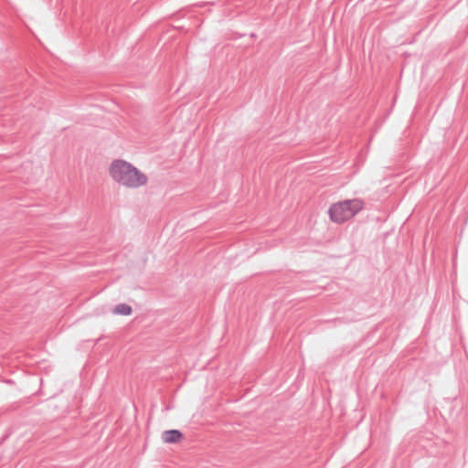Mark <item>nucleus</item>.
I'll use <instances>...</instances> for the list:
<instances>
[{"mask_svg": "<svg viewBox=\"0 0 468 468\" xmlns=\"http://www.w3.org/2000/svg\"><path fill=\"white\" fill-rule=\"evenodd\" d=\"M365 203L360 198H353L336 202L328 209V215L335 223H344L354 218L364 208Z\"/></svg>", "mask_w": 468, "mask_h": 468, "instance_id": "obj_2", "label": "nucleus"}, {"mask_svg": "<svg viewBox=\"0 0 468 468\" xmlns=\"http://www.w3.org/2000/svg\"><path fill=\"white\" fill-rule=\"evenodd\" d=\"M109 174L114 182L126 188H139L148 182L144 173L122 159H115L111 163Z\"/></svg>", "mask_w": 468, "mask_h": 468, "instance_id": "obj_1", "label": "nucleus"}, {"mask_svg": "<svg viewBox=\"0 0 468 468\" xmlns=\"http://www.w3.org/2000/svg\"><path fill=\"white\" fill-rule=\"evenodd\" d=\"M132 312V307L126 303H119L112 310V314L118 315H130Z\"/></svg>", "mask_w": 468, "mask_h": 468, "instance_id": "obj_4", "label": "nucleus"}, {"mask_svg": "<svg viewBox=\"0 0 468 468\" xmlns=\"http://www.w3.org/2000/svg\"><path fill=\"white\" fill-rule=\"evenodd\" d=\"M183 438V433L178 430H167L162 433V440L165 443H176Z\"/></svg>", "mask_w": 468, "mask_h": 468, "instance_id": "obj_3", "label": "nucleus"}]
</instances>
